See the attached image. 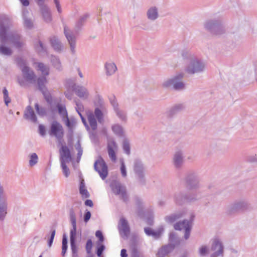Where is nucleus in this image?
<instances>
[{"mask_svg": "<svg viewBox=\"0 0 257 257\" xmlns=\"http://www.w3.org/2000/svg\"><path fill=\"white\" fill-rule=\"evenodd\" d=\"M94 168L102 179H104L107 176V167L101 157L99 158L95 162Z\"/></svg>", "mask_w": 257, "mask_h": 257, "instance_id": "obj_1", "label": "nucleus"}, {"mask_svg": "<svg viewBox=\"0 0 257 257\" xmlns=\"http://www.w3.org/2000/svg\"><path fill=\"white\" fill-rule=\"evenodd\" d=\"M49 134L55 136L59 140H62L64 136L62 126L58 122L53 121L51 126Z\"/></svg>", "mask_w": 257, "mask_h": 257, "instance_id": "obj_2", "label": "nucleus"}, {"mask_svg": "<svg viewBox=\"0 0 257 257\" xmlns=\"http://www.w3.org/2000/svg\"><path fill=\"white\" fill-rule=\"evenodd\" d=\"M18 63L22 69L23 74L26 80L31 82L35 81L36 76L34 72L30 70L29 67L25 66L22 60H19Z\"/></svg>", "mask_w": 257, "mask_h": 257, "instance_id": "obj_3", "label": "nucleus"}, {"mask_svg": "<svg viewBox=\"0 0 257 257\" xmlns=\"http://www.w3.org/2000/svg\"><path fill=\"white\" fill-rule=\"evenodd\" d=\"M107 149L109 157L112 162H115L117 159L116 151L117 150V146L116 143L113 140H108Z\"/></svg>", "mask_w": 257, "mask_h": 257, "instance_id": "obj_4", "label": "nucleus"}, {"mask_svg": "<svg viewBox=\"0 0 257 257\" xmlns=\"http://www.w3.org/2000/svg\"><path fill=\"white\" fill-rule=\"evenodd\" d=\"M174 228L176 230H185L184 237L186 239L189 238L190 235V231L191 229L190 222L188 221H183L179 222L174 225Z\"/></svg>", "mask_w": 257, "mask_h": 257, "instance_id": "obj_5", "label": "nucleus"}, {"mask_svg": "<svg viewBox=\"0 0 257 257\" xmlns=\"http://www.w3.org/2000/svg\"><path fill=\"white\" fill-rule=\"evenodd\" d=\"M37 82L39 89L42 91L45 99L48 103H51L52 101V97L50 94L45 87V84L47 82L46 78L45 77L39 78Z\"/></svg>", "mask_w": 257, "mask_h": 257, "instance_id": "obj_6", "label": "nucleus"}, {"mask_svg": "<svg viewBox=\"0 0 257 257\" xmlns=\"http://www.w3.org/2000/svg\"><path fill=\"white\" fill-rule=\"evenodd\" d=\"M112 189L115 194L120 195L121 199L124 201L126 200L127 195L124 187L121 186L119 184H115L112 185Z\"/></svg>", "mask_w": 257, "mask_h": 257, "instance_id": "obj_7", "label": "nucleus"}, {"mask_svg": "<svg viewBox=\"0 0 257 257\" xmlns=\"http://www.w3.org/2000/svg\"><path fill=\"white\" fill-rule=\"evenodd\" d=\"M214 253L211 255V257H216L223 252V246L221 243L216 239H214L211 248Z\"/></svg>", "mask_w": 257, "mask_h": 257, "instance_id": "obj_8", "label": "nucleus"}, {"mask_svg": "<svg viewBox=\"0 0 257 257\" xmlns=\"http://www.w3.org/2000/svg\"><path fill=\"white\" fill-rule=\"evenodd\" d=\"M60 153L62 160V162H68L71 160L70 151L67 146H62L60 150Z\"/></svg>", "mask_w": 257, "mask_h": 257, "instance_id": "obj_9", "label": "nucleus"}, {"mask_svg": "<svg viewBox=\"0 0 257 257\" xmlns=\"http://www.w3.org/2000/svg\"><path fill=\"white\" fill-rule=\"evenodd\" d=\"M25 117L26 119H30L34 122H36L37 120L36 116L34 113V112L30 106H28L25 112Z\"/></svg>", "mask_w": 257, "mask_h": 257, "instance_id": "obj_10", "label": "nucleus"}, {"mask_svg": "<svg viewBox=\"0 0 257 257\" xmlns=\"http://www.w3.org/2000/svg\"><path fill=\"white\" fill-rule=\"evenodd\" d=\"M173 249V246L169 245L162 247L158 252L157 255L158 257H163L167 254Z\"/></svg>", "mask_w": 257, "mask_h": 257, "instance_id": "obj_11", "label": "nucleus"}, {"mask_svg": "<svg viewBox=\"0 0 257 257\" xmlns=\"http://www.w3.org/2000/svg\"><path fill=\"white\" fill-rule=\"evenodd\" d=\"M79 192L83 198H86L89 197V193L85 188L84 181L83 180H82L80 182L79 186Z\"/></svg>", "mask_w": 257, "mask_h": 257, "instance_id": "obj_12", "label": "nucleus"}, {"mask_svg": "<svg viewBox=\"0 0 257 257\" xmlns=\"http://www.w3.org/2000/svg\"><path fill=\"white\" fill-rule=\"evenodd\" d=\"M105 69L108 75H112L117 70L116 66L113 63H106L105 64Z\"/></svg>", "mask_w": 257, "mask_h": 257, "instance_id": "obj_13", "label": "nucleus"}, {"mask_svg": "<svg viewBox=\"0 0 257 257\" xmlns=\"http://www.w3.org/2000/svg\"><path fill=\"white\" fill-rule=\"evenodd\" d=\"M88 119L89 124L92 130H95L97 128V122L93 113H90L88 114Z\"/></svg>", "mask_w": 257, "mask_h": 257, "instance_id": "obj_14", "label": "nucleus"}, {"mask_svg": "<svg viewBox=\"0 0 257 257\" xmlns=\"http://www.w3.org/2000/svg\"><path fill=\"white\" fill-rule=\"evenodd\" d=\"M76 94L80 97H86L88 95L86 90L82 87H78L75 88Z\"/></svg>", "mask_w": 257, "mask_h": 257, "instance_id": "obj_15", "label": "nucleus"}, {"mask_svg": "<svg viewBox=\"0 0 257 257\" xmlns=\"http://www.w3.org/2000/svg\"><path fill=\"white\" fill-rule=\"evenodd\" d=\"M67 31V29L66 28H65L64 33L65 36L69 42L72 51H73L74 49V46L73 45V43L74 42V39Z\"/></svg>", "mask_w": 257, "mask_h": 257, "instance_id": "obj_16", "label": "nucleus"}, {"mask_svg": "<svg viewBox=\"0 0 257 257\" xmlns=\"http://www.w3.org/2000/svg\"><path fill=\"white\" fill-rule=\"evenodd\" d=\"M203 68V66L201 64L197 62L196 64H194L193 70L189 69L188 70V71L189 73H194L195 72L201 71Z\"/></svg>", "mask_w": 257, "mask_h": 257, "instance_id": "obj_17", "label": "nucleus"}, {"mask_svg": "<svg viewBox=\"0 0 257 257\" xmlns=\"http://www.w3.org/2000/svg\"><path fill=\"white\" fill-rule=\"evenodd\" d=\"M38 70L40 71L42 75L45 76L49 74L48 68L42 63H39L38 65Z\"/></svg>", "mask_w": 257, "mask_h": 257, "instance_id": "obj_18", "label": "nucleus"}, {"mask_svg": "<svg viewBox=\"0 0 257 257\" xmlns=\"http://www.w3.org/2000/svg\"><path fill=\"white\" fill-rule=\"evenodd\" d=\"M3 193V188L0 186V195ZM7 214L6 206L5 204L0 205V219H3Z\"/></svg>", "mask_w": 257, "mask_h": 257, "instance_id": "obj_19", "label": "nucleus"}, {"mask_svg": "<svg viewBox=\"0 0 257 257\" xmlns=\"http://www.w3.org/2000/svg\"><path fill=\"white\" fill-rule=\"evenodd\" d=\"M148 18L152 20L157 18L158 14L156 9H150L148 12Z\"/></svg>", "mask_w": 257, "mask_h": 257, "instance_id": "obj_20", "label": "nucleus"}, {"mask_svg": "<svg viewBox=\"0 0 257 257\" xmlns=\"http://www.w3.org/2000/svg\"><path fill=\"white\" fill-rule=\"evenodd\" d=\"M38 156L36 153H33L30 157V160L29 161L30 165L31 166L35 165L38 162Z\"/></svg>", "mask_w": 257, "mask_h": 257, "instance_id": "obj_21", "label": "nucleus"}, {"mask_svg": "<svg viewBox=\"0 0 257 257\" xmlns=\"http://www.w3.org/2000/svg\"><path fill=\"white\" fill-rule=\"evenodd\" d=\"M51 43L54 49L59 50L60 49V45L57 39L54 38L51 40Z\"/></svg>", "mask_w": 257, "mask_h": 257, "instance_id": "obj_22", "label": "nucleus"}, {"mask_svg": "<svg viewBox=\"0 0 257 257\" xmlns=\"http://www.w3.org/2000/svg\"><path fill=\"white\" fill-rule=\"evenodd\" d=\"M0 52L4 55H10L12 53V51L7 47L1 46H0Z\"/></svg>", "mask_w": 257, "mask_h": 257, "instance_id": "obj_23", "label": "nucleus"}, {"mask_svg": "<svg viewBox=\"0 0 257 257\" xmlns=\"http://www.w3.org/2000/svg\"><path fill=\"white\" fill-rule=\"evenodd\" d=\"M121 228L124 231H128V226L127 222L124 219H121L120 220Z\"/></svg>", "mask_w": 257, "mask_h": 257, "instance_id": "obj_24", "label": "nucleus"}, {"mask_svg": "<svg viewBox=\"0 0 257 257\" xmlns=\"http://www.w3.org/2000/svg\"><path fill=\"white\" fill-rule=\"evenodd\" d=\"M112 129L114 133L118 135H121L122 133V130L121 127L119 125H114L112 127Z\"/></svg>", "mask_w": 257, "mask_h": 257, "instance_id": "obj_25", "label": "nucleus"}, {"mask_svg": "<svg viewBox=\"0 0 257 257\" xmlns=\"http://www.w3.org/2000/svg\"><path fill=\"white\" fill-rule=\"evenodd\" d=\"M182 161L181 156L180 155L177 154L175 156L174 158V163L177 167H178L181 163Z\"/></svg>", "mask_w": 257, "mask_h": 257, "instance_id": "obj_26", "label": "nucleus"}, {"mask_svg": "<svg viewBox=\"0 0 257 257\" xmlns=\"http://www.w3.org/2000/svg\"><path fill=\"white\" fill-rule=\"evenodd\" d=\"M123 149L126 154L129 155L130 154V148L128 142L127 141H124L123 143Z\"/></svg>", "mask_w": 257, "mask_h": 257, "instance_id": "obj_27", "label": "nucleus"}, {"mask_svg": "<svg viewBox=\"0 0 257 257\" xmlns=\"http://www.w3.org/2000/svg\"><path fill=\"white\" fill-rule=\"evenodd\" d=\"M65 163L66 162H62L61 166H62V167L63 169V171L64 175H65L66 177H68L69 176V173H70L69 169L67 167Z\"/></svg>", "mask_w": 257, "mask_h": 257, "instance_id": "obj_28", "label": "nucleus"}, {"mask_svg": "<svg viewBox=\"0 0 257 257\" xmlns=\"http://www.w3.org/2000/svg\"><path fill=\"white\" fill-rule=\"evenodd\" d=\"M58 109L59 113L61 114H62L63 116H65L67 114L66 110L65 109V107L63 106L62 105H58Z\"/></svg>", "mask_w": 257, "mask_h": 257, "instance_id": "obj_29", "label": "nucleus"}, {"mask_svg": "<svg viewBox=\"0 0 257 257\" xmlns=\"http://www.w3.org/2000/svg\"><path fill=\"white\" fill-rule=\"evenodd\" d=\"M35 106L38 114L41 115H43L45 114V110H44V109L42 108H40L38 104H36Z\"/></svg>", "mask_w": 257, "mask_h": 257, "instance_id": "obj_30", "label": "nucleus"}, {"mask_svg": "<svg viewBox=\"0 0 257 257\" xmlns=\"http://www.w3.org/2000/svg\"><path fill=\"white\" fill-rule=\"evenodd\" d=\"M3 92L5 103L8 105V103L10 102V99L8 97V92L6 88H5L4 89Z\"/></svg>", "mask_w": 257, "mask_h": 257, "instance_id": "obj_31", "label": "nucleus"}, {"mask_svg": "<svg viewBox=\"0 0 257 257\" xmlns=\"http://www.w3.org/2000/svg\"><path fill=\"white\" fill-rule=\"evenodd\" d=\"M95 115L98 119L99 122H101V119L102 117V113L100 109L96 108L95 110Z\"/></svg>", "mask_w": 257, "mask_h": 257, "instance_id": "obj_32", "label": "nucleus"}, {"mask_svg": "<svg viewBox=\"0 0 257 257\" xmlns=\"http://www.w3.org/2000/svg\"><path fill=\"white\" fill-rule=\"evenodd\" d=\"M71 221L73 227H74V233L76 231V219L74 214H71Z\"/></svg>", "mask_w": 257, "mask_h": 257, "instance_id": "obj_33", "label": "nucleus"}, {"mask_svg": "<svg viewBox=\"0 0 257 257\" xmlns=\"http://www.w3.org/2000/svg\"><path fill=\"white\" fill-rule=\"evenodd\" d=\"M92 247V242L91 239H88L87 241L86 245V249L88 253L91 252V250Z\"/></svg>", "mask_w": 257, "mask_h": 257, "instance_id": "obj_34", "label": "nucleus"}, {"mask_svg": "<svg viewBox=\"0 0 257 257\" xmlns=\"http://www.w3.org/2000/svg\"><path fill=\"white\" fill-rule=\"evenodd\" d=\"M6 32L5 30L2 27L0 29V39L2 42H3L5 39Z\"/></svg>", "mask_w": 257, "mask_h": 257, "instance_id": "obj_35", "label": "nucleus"}, {"mask_svg": "<svg viewBox=\"0 0 257 257\" xmlns=\"http://www.w3.org/2000/svg\"><path fill=\"white\" fill-rule=\"evenodd\" d=\"M120 171L123 177H125L126 176V169L123 161H121V163Z\"/></svg>", "mask_w": 257, "mask_h": 257, "instance_id": "obj_36", "label": "nucleus"}, {"mask_svg": "<svg viewBox=\"0 0 257 257\" xmlns=\"http://www.w3.org/2000/svg\"><path fill=\"white\" fill-rule=\"evenodd\" d=\"M208 249L206 246H202L199 249V253L201 255H205L207 254Z\"/></svg>", "mask_w": 257, "mask_h": 257, "instance_id": "obj_37", "label": "nucleus"}, {"mask_svg": "<svg viewBox=\"0 0 257 257\" xmlns=\"http://www.w3.org/2000/svg\"><path fill=\"white\" fill-rule=\"evenodd\" d=\"M39 131L40 135L44 136L46 134L45 127L43 125H40L39 126Z\"/></svg>", "mask_w": 257, "mask_h": 257, "instance_id": "obj_38", "label": "nucleus"}, {"mask_svg": "<svg viewBox=\"0 0 257 257\" xmlns=\"http://www.w3.org/2000/svg\"><path fill=\"white\" fill-rule=\"evenodd\" d=\"M95 235L99 238L100 241L102 242L103 241V236L100 231H97L95 233Z\"/></svg>", "mask_w": 257, "mask_h": 257, "instance_id": "obj_39", "label": "nucleus"}, {"mask_svg": "<svg viewBox=\"0 0 257 257\" xmlns=\"http://www.w3.org/2000/svg\"><path fill=\"white\" fill-rule=\"evenodd\" d=\"M174 87L176 89H181L184 87V84L182 82L175 83Z\"/></svg>", "mask_w": 257, "mask_h": 257, "instance_id": "obj_40", "label": "nucleus"}, {"mask_svg": "<svg viewBox=\"0 0 257 257\" xmlns=\"http://www.w3.org/2000/svg\"><path fill=\"white\" fill-rule=\"evenodd\" d=\"M70 242L72 252L73 254H76L77 252V248L75 244L74 240H71Z\"/></svg>", "mask_w": 257, "mask_h": 257, "instance_id": "obj_41", "label": "nucleus"}, {"mask_svg": "<svg viewBox=\"0 0 257 257\" xmlns=\"http://www.w3.org/2000/svg\"><path fill=\"white\" fill-rule=\"evenodd\" d=\"M55 235V230H53L52 231V232H51V236H50V238L49 242H48L49 246H51L52 243V242L53 241V239H54Z\"/></svg>", "mask_w": 257, "mask_h": 257, "instance_id": "obj_42", "label": "nucleus"}, {"mask_svg": "<svg viewBox=\"0 0 257 257\" xmlns=\"http://www.w3.org/2000/svg\"><path fill=\"white\" fill-rule=\"evenodd\" d=\"M91 217V213L89 211H87L84 215V221L85 222H87Z\"/></svg>", "mask_w": 257, "mask_h": 257, "instance_id": "obj_43", "label": "nucleus"}, {"mask_svg": "<svg viewBox=\"0 0 257 257\" xmlns=\"http://www.w3.org/2000/svg\"><path fill=\"white\" fill-rule=\"evenodd\" d=\"M67 248V245L62 244V254L63 256L65 255V254L66 253Z\"/></svg>", "mask_w": 257, "mask_h": 257, "instance_id": "obj_44", "label": "nucleus"}, {"mask_svg": "<svg viewBox=\"0 0 257 257\" xmlns=\"http://www.w3.org/2000/svg\"><path fill=\"white\" fill-rule=\"evenodd\" d=\"M85 205L88 206L89 207H92L93 205V203L92 200H89V199L86 200L85 201Z\"/></svg>", "mask_w": 257, "mask_h": 257, "instance_id": "obj_45", "label": "nucleus"}, {"mask_svg": "<svg viewBox=\"0 0 257 257\" xmlns=\"http://www.w3.org/2000/svg\"><path fill=\"white\" fill-rule=\"evenodd\" d=\"M103 249H104V246H102H102H101L100 247H99L98 248V249H97V255H98V256H100V255L101 254V253H102V251H103Z\"/></svg>", "mask_w": 257, "mask_h": 257, "instance_id": "obj_46", "label": "nucleus"}, {"mask_svg": "<svg viewBox=\"0 0 257 257\" xmlns=\"http://www.w3.org/2000/svg\"><path fill=\"white\" fill-rule=\"evenodd\" d=\"M145 231L146 233L148 235L153 234L155 235V234L153 233V231L151 230V229L149 228H146L145 229Z\"/></svg>", "mask_w": 257, "mask_h": 257, "instance_id": "obj_47", "label": "nucleus"}, {"mask_svg": "<svg viewBox=\"0 0 257 257\" xmlns=\"http://www.w3.org/2000/svg\"><path fill=\"white\" fill-rule=\"evenodd\" d=\"M54 2L56 4V7L57 8L58 11L60 13L61 12V8L58 0H54Z\"/></svg>", "mask_w": 257, "mask_h": 257, "instance_id": "obj_48", "label": "nucleus"}, {"mask_svg": "<svg viewBox=\"0 0 257 257\" xmlns=\"http://www.w3.org/2000/svg\"><path fill=\"white\" fill-rule=\"evenodd\" d=\"M76 234V232L74 233V228L70 232V241L71 240H74V237Z\"/></svg>", "mask_w": 257, "mask_h": 257, "instance_id": "obj_49", "label": "nucleus"}, {"mask_svg": "<svg viewBox=\"0 0 257 257\" xmlns=\"http://www.w3.org/2000/svg\"><path fill=\"white\" fill-rule=\"evenodd\" d=\"M120 254L121 257H127L126 250L125 249H121Z\"/></svg>", "mask_w": 257, "mask_h": 257, "instance_id": "obj_50", "label": "nucleus"}, {"mask_svg": "<svg viewBox=\"0 0 257 257\" xmlns=\"http://www.w3.org/2000/svg\"><path fill=\"white\" fill-rule=\"evenodd\" d=\"M167 219L169 222H172L176 219V216H168Z\"/></svg>", "mask_w": 257, "mask_h": 257, "instance_id": "obj_51", "label": "nucleus"}, {"mask_svg": "<svg viewBox=\"0 0 257 257\" xmlns=\"http://www.w3.org/2000/svg\"><path fill=\"white\" fill-rule=\"evenodd\" d=\"M24 6H28L29 5V2L28 0H20Z\"/></svg>", "mask_w": 257, "mask_h": 257, "instance_id": "obj_52", "label": "nucleus"}, {"mask_svg": "<svg viewBox=\"0 0 257 257\" xmlns=\"http://www.w3.org/2000/svg\"><path fill=\"white\" fill-rule=\"evenodd\" d=\"M25 24L28 27H30L32 25L31 22L28 20H25Z\"/></svg>", "mask_w": 257, "mask_h": 257, "instance_id": "obj_53", "label": "nucleus"}, {"mask_svg": "<svg viewBox=\"0 0 257 257\" xmlns=\"http://www.w3.org/2000/svg\"><path fill=\"white\" fill-rule=\"evenodd\" d=\"M62 244L67 245V240L66 237L64 235L62 239Z\"/></svg>", "mask_w": 257, "mask_h": 257, "instance_id": "obj_54", "label": "nucleus"}, {"mask_svg": "<svg viewBox=\"0 0 257 257\" xmlns=\"http://www.w3.org/2000/svg\"><path fill=\"white\" fill-rule=\"evenodd\" d=\"M43 16L44 17H48V18H50V15L49 13L47 11L44 12Z\"/></svg>", "mask_w": 257, "mask_h": 257, "instance_id": "obj_55", "label": "nucleus"}, {"mask_svg": "<svg viewBox=\"0 0 257 257\" xmlns=\"http://www.w3.org/2000/svg\"><path fill=\"white\" fill-rule=\"evenodd\" d=\"M15 45L17 47H20L21 46V44L20 42H15Z\"/></svg>", "mask_w": 257, "mask_h": 257, "instance_id": "obj_56", "label": "nucleus"}, {"mask_svg": "<svg viewBox=\"0 0 257 257\" xmlns=\"http://www.w3.org/2000/svg\"><path fill=\"white\" fill-rule=\"evenodd\" d=\"M38 4H42L44 2V0H35Z\"/></svg>", "mask_w": 257, "mask_h": 257, "instance_id": "obj_57", "label": "nucleus"}, {"mask_svg": "<svg viewBox=\"0 0 257 257\" xmlns=\"http://www.w3.org/2000/svg\"><path fill=\"white\" fill-rule=\"evenodd\" d=\"M82 154V151L80 149V150L79 151V152H78V155H79L80 156H81Z\"/></svg>", "mask_w": 257, "mask_h": 257, "instance_id": "obj_58", "label": "nucleus"}, {"mask_svg": "<svg viewBox=\"0 0 257 257\" xmlns=\"http://www.w3.org/2000/svg\"><path fill=\"white\" fill-rule=\"evenodd\" d=\"M81 117V118H82V121L85 124L86 123V122H85V120L84 119V118L81 116V115L80 114Z\"/></svg>", "mask_w": 257, "mask_h": 257, "instance_id": "obj_59", "label": "nucleus"}, {"mask_svg": "<svg viewBox=\"0 0 257 257\" xmlns=\"http://www.w3.org/2000/svg\"><path fill=\"white\" fill-rule=\"evenodd\" d=\"M175 81H176V78L171 80V83H173L175 82Z\"/></svg>", "mask_w": 257, "mask_h": 257, "instance_id": "obj_60", "label": "nucleus"}, {"mask_svg": "<svg viewBox=\"0 0 257 257\" xmlns=\"http://www.w3.org/2000/svg\"><path fill=\"white\" fill-rule=\"evenodd\" d=\"M39 44H40V46L41 48L42 49H43V45H42V43L40 42V43H39Z\"/></svg>", "mask_w": 257, "mask_h": 257, "instance_id": "obj_61", "label": "nucleus"}, {"mask_svg": "<svg viewBox=\"0 0 257 257\" xmlns=\"http://www.w3.org/2000/svg\"><path fill=\"white\" fill-rule=\"evenodd\" d=\"M79 75L80 76V77H82V73L80 72H79Z\"/></svg>", "mask_w": 257, "mask_h": 257, "instance_id": "obj_62", "label": "nucleus"}, {"mask_svg": "<svg viewBox=\"0 0 257 257\" xmlns=\"http://www.w3.org/2000/svg\"><path fill=\"white\" fill-rule=\"evenodd\" d=\"M182 77H183V76H182V75H179V77L180 78H182Z\"/></svg>", "mask_w": 257, "mask_h": 257, "instance_id": "obj_63", "label": "nucleus"}, {"mask_svg": "<svg viewBox=\"0 0 257 257\" xmlns=\"http://www.w3.org/2000/svg\"><path fill=\"white\" fill-rule=\"evenodd\" d=\"M39 257H42V256L41 255H40Z\"/></svg>", "mask_w": 257, "mask_h": 257, "instance_id": "obj_64", "label": "nucleus"}]
</instances>
